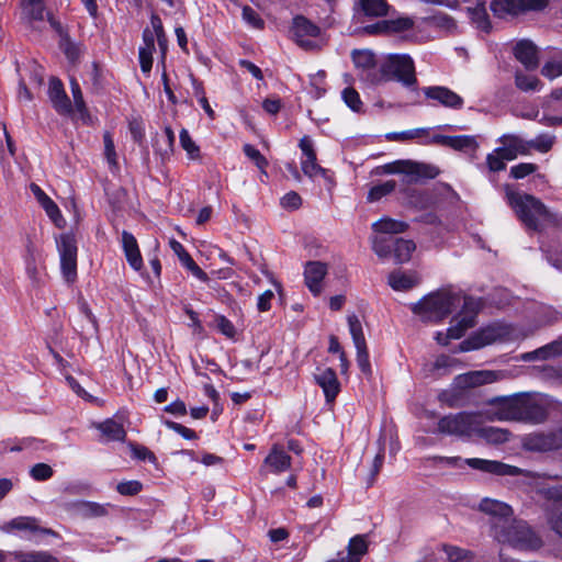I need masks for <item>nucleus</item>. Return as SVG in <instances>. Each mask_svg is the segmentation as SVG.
Segmentation results:
<instances>
[{
    "label": "nucleus",
    "mask_w": 562,
    "mask_h": 562,
    "mask_svg": "<svg viewBox=\"0 0 562 562\" xmlns=\"http://www.w3.org/2000/svg\"><path fill=\"white\" fill-rule=\"evenodd\" d=\"M484 306L485 301L482 297L463 295L462 306L459 310V352L477 350L494 342L520 340L533 333V329L525 330L522 327L506 323H493L461 340V331L475 325L476 316Z\"/></svg>",
    "instance_id": "obj_1"
},
{
    "label": "nucleus",
    "mask_w": 562,
    "mask_h": 562,
    "mask_svg": "<svg viewBox=\"0 0 562 562\" xmlns=\"http://www.w3.org/2000/svg\"><path fill=\"white\" fill-rule=\"evenodd\" d=\"M485 415L492 420L541 423L547 416V403L539 394H518L492 403Z\"/></svg>",
    "instance_id": "obj_2"
},
{
    "label": "nucleus",
    "mask_w": 562,
    "mask_h": 562,
    "mask_svg": "<svg viewBox=\"0 0 562 562\" xmlns=\"http://www.w3.org/2000/svg\"><path fill=\"white\" fill-rule=\"evenodd\" d=\"M457 291L452 284L429 292L411 305L413 314L425 324L438 325L453 315Z\"/></svg>",
    "instance_id": "obj_3"
},
{
    "label": "nucleus",
    "mask_w": 562,
    "mask_h": 562,
    "mask_svg": "<svg viewBox=\"0 0 562 562\" xmlns=\"http://www.w3.org/2000/svg\"><path fill=\"white\" fill-rule=\"evenodd\" d=\"M506 198L508 204L528 228L538 229L540 224L549 217L542 202L530 194L507 190Z\"/></svg>",
    "instance_id": "obj_4"
},
{
    "label": "nucleus",
    "mask_w": 562,
    "mask_h": 562,
    "mask_svg": "<svg viewBox=\"0 0 562 562\" xmlns=\"http://www.w3.org/2000/svg\"><path fill=\"white\" fill-rule=\"evenodd\" d=\"M395 80L406 87L416 83L414 60L406 54H391L380 59L379 85Z\"/></svg>",
    "instance_id": "obj_5"
},
{
    "label": "nucleus",
    "mask_w": 562,
    "mask_h": 562,
    "mask_svg": "<svg viewBox=\"0 0 562 562\" xmlns=\"http://www.w3.org/2000/svg\"><path fill=\"white\" fill-rule=\"evenodd\" d=\"M499 543L508 544L522 551H533L542 546L541 538L530 526L519 519H514L505 529H497L494 538Z\"/></svg>",
    "instance_id": "obj_6"
},
{
    "label": "nucleus",
    "mask_w": 562,
    "mask_h": 562,
    "mask_svg": "<svg viewBox=\"0 0 562 562\" xmlns=\"http://www.w3.org/2000/svg\"><path fill=\"white\" fill-rule=\"evenodd\" d=\"M375 175H403L405 183H418L434 179L439 175V169L431 164L413 160H395L375 168Z\"/></svg>",
    "instance_id": "obj_7"
},
{
    "label": "nucleus",
    "mask_w": 562,
    "mask_h": 562,
    "mask_svg": "<svg viewBox=\"0 0 562 562\" xmlns=\"http://www.w3.org/2000/svg\"><path fill=\"white\" fill-rule=\"evenodd\" d=\"M477 435L488 443L499 445L509 439V432L506 429L481 426L480 416L470 413H459V436Z\"/></svg>",
    "instance_id": "obj_8"
},
{
    "label": "nucleus",
    "mask_w": 562,
    "mask_h": 562,
    "mask_svg": "<svg viewBox=\"0 0 562 562\" xmlns=\"http://www.w3.org/2000/svg\"><path fill=\"white\" fill-rule=\"evenodd\" d=\"M464 463L473 470L484 473L493 474L496 476H521L522 482L533 483L539 479V474L510 465L496 460H487L481 458H469Z\"/></svg>",
    "instance_id": "obj_9"
},
{
    "label": "nucleus",
    "mask_w": 562,
    "mask_h": 562,
    "mask_svg": "<svg viewBox=\"0 0 562 562\" xmlns=\"http://www.w3.org/2000/svg\"><path fill=\"white\" fill-rule=\"evenodd\" d=\"M291 38L304 50H316L324 45V37L318 25L303 15H296L290 27Z\"/></svg>",
    "instance_id": "obj_10"
},
{
    "label": "nucleus",
    "mask_w": 562,
    "mask_h": 562,
    "mask_svg": "<svg viewBox=\"0 0 562 562\" xmlns=\"http://www.w3.org/2000/svg\"><path fill=\"white\" fill-rule=\"evenodd\" d=\"M372 248L381 258H386L393 252L395 261L403 263L411 259L416 246L408 239L374 236L372 239Z\"/></svg>",
    "instance_id": "obj_11"
},
{
    "label": "nucleus",
    "mask_w": 562,
    "mask_h": 562,
    "mask_svg": "<svg viewBox=\"0 0 562 562\" xmlns=\"http://www.w3.org/2000/svg\"><path fill=\"white\" fill-rule=\"evenodd\" d=\"M56 246L60 259V270L68 282L77 277V240L71 233H64L56 238Z\"/></svg>",
    "instance_id": "obj_12"
},
{
    "label": "nucleus",
    "mask_w": 562,
    "mask_h": 562,
    "mask_svg": "<svg viewBox=\"0 0 562 562\" xmlns=\"http://www.w3.org/2000/svg\"><path fill=\"white\" fill-rule=\"evenodd\" d=\"M480 510L491 516V533L496 537L497 529H505L515 519L513 508L501 501L484 498L480 503Z\"/></svg>",
    "instance_id": "obj_13"
},
{
    "label": "nucleus",
    "mask_w": 562,
    "mask_h": 562,
    "mask_svg": "<svg viewBox=\"0 0 562 562\" xmlns=\"http://www.w3.org/2000/svg\"><path fill=\"white\" fill-rule=\"evenodd\" d=\"M352 60L361 81L369 85H379L380 59L371 50H355Z\"/></svg>",
    "instance_id": "obj_14"
},
{
    "label": "nucleus",
    "mask_w": 562,
    "mask_h": 562,
    "mask_svg": "<svg viewBox=\"0 0 562 562\" xmlns=\"http://www.w3.org/2000/svg\"><path fill=\"white\" fill-rule=\"evenodd\" d=\"M522 447L528 451L547 452L562 448V428L551 432H535L522 439Z\"/></svg>",
    "instance_id": "obj_15"
},
{
    "label": "nucleus",
    "mask_w": 562,
    "mask_h": 562,
    "mask_svg": "<svg viewBox=\"0 0 562 562\" xmlns=\"http://www.w3.org/2000/svg\"><path fill=\"white\" fill-rule=\"evenodd\" d=\"M303 158L301 160V168L305 176L316 178L318 176L326 177V170L322 168L316 161V154L313 149V144L307 136H304L299 144Z\"/></svg>",
    "instance_id": "obj_16"
},
{
    "label": "nucleus",
    "mask_w": 562,
    "mask_h": 562,
    "mask_svg": "<svg viewBox=\"0 0 562 562\" xmlns=\"http://www.w3.org/2000/svg\"><path fill=\"white\" fill-rule=\"evenodd\" d=\"M546 494L552 499L547 514L548 524L562 538V486L550 487Z\"/></svg>",
    "instance_id": "obj_17"
},
{
    "label": "nucleus",
    "mask_w": 562,
    "mask_h": 562,
    "mask_svg": "<svg viewBox=\"0 0 562 562\" xmlns=\"http://www.w3.org/2000/svg\"><path fill=\"white\" fill-rule=\"evenodd\" d=\"M327 271V265L322 261H308L304 267L305 284L315 296L323 291V280Z\"/></svg>",
    "instance_id": "obj_18"
},
{
    "label": "nucleus",
    "mask_w": 562,
    "mask_h": 562,
    "mask_svg": "<svg viewBox=\"0 0 562 562\" xmlns=\"http://www.w3.org/2000/svg\"><path fill=\"white\" fill-rule=\"evenodd\" d=\"M314 380L323 390L326 402H334L340 392V383L336 372L330 368H326L314 374Z\"/></svg>",
    "instance_id": "obj_19"
},
{
    "label": "nucleus",
    "mask_w": 562,
    "mask_h": 562,
    "mask_svg": "<svg viewBox=\"0 0 562 562\" xmlns=\"http://www.w3.org/2000/svg\"><path fill=\"white\" fill-rule=\"evenodd\" d=\"M368 551L366 536L357 535L349 540L347 553L338 552L337 558L327 562H359Z\"/></svg>",
    "instance_id": "obj_20"
},
{
    "label": "nucleus",
    "mask_w": 562,
    "mask_h": 562,
    "mask_svg": "<svg viewBox=\"0 0 562 562\" xmlns=\"http://www.w3.org/2000/svg\"><path fill=\"white\" fill-rule=\"evenodd\" d=\"M414 26V20L408 16H400L391 20H383L375 24L368 25L367 32L373 33H401Z\"/></svg>",
    "instance_id": "obj_21"
},
{
    "label": "nucleus",
    "mask_w": 562,
    "mask_h": 562,
    "mask_svg": "<svg viewBox=\"0 0 562 562\" xmlns=\"http://www.w3.org/2000/svg\"><path fill=\"white\" fill-rule=\"evenodd\" d=\"M48 97L54 109L60 114H69L71 112V102L67 97L63 82L57 78L49 80Z\"/></svg>",
    "instance_id": "obj_22"
},
{
    "label": "nucleus",
    "mask_w": 562,
    "mask_h": 562,
    "mask_svg": "<svg viewBox=\"0 0 562 562\" xmlns=\"http://www.w3.org/2000/svg\"><path fill=\"white\" fill-rule=\"evenodd\" d=\"M263 464L269 468L272 473H282L290 469L291 457L280 445H273L268 456L265 458Z\"/></svg>",
    "instance_id": "obj_23"
},
{
    "label": "nucleus",
    "mask_w": 562,
    "mask_h": 562,
    "mask_svg": "<svg viewBox=\"0 0 562 562\" xmlns=\"http://www.w3.org/2000/svg\"><path fill=\"white\" fill-rule=\"evenodd\" d=\"M122 247L128 265L135 271H140L143 269L144 262L137 240L133 234L126 231L122 233Z\"/></svg>",
    "instance_id": "obj_24"
},
{
    "label": "nucleus",
    "mask_w": 562,
    "mask_h": 562,
    "mask_svg": "<svg viewBox=\"0 0 562 562\" xmlns=\"http://www.w3.org/2000/svg\"><path fill=\"white\" fill-rule=\"evenodd\" d=\"M562 355V336L533 351L520 355L522 361L548 360Z\"/></svg>",
    "instance_id": "obj_25"
},
{
    "label": "nucleus",
    "mask_w": 562,
    "mask_h": 562,
    "mask_svg": "<svg viewBox=\"0 0 562 562\" xmlns=\"http://www.w3.org/2000/svg\"><path fill=\"white\" fill-rule=\"evenodd\" d=\"M423 93L432 104H440L446 108L457 106V94L446 87L432 86L423 88Z\"/></svg>",
    "instance_id": "obj_26"
},
{
    "label": "nucleus",
    "mask_w": 562,
    "mask_h": 562,
    "mask_svg": "<svg viewBox=\"0 0 562 562\" xmlns=\"http://www.w3.org/2000/svg\"><path fill=\"white\" fill-rule=\"evenodd\" d=\"M498 379L494 371L481 370L459 373V387H474L487 383H493Z\"/></svg>",
    "instance_id": "obj_27"
},
{
    "label": "nucleus",
    "mask_w": 562,
    "mask_h": 562,
    "mask_svg": "<svg viewBox=\"0 0 562 562\" xmlns=\"http://www.w3.org/2000/svg\"><path fill=\"white\" fill-rule=\"evenodd\" d=\"M514 54L526 69L532 70L538 67L537 47L530 41H520L514 48Z\"/></svg>",
    "instance_id": "obj_28"
},
{
    "label": "nucleus",
    "mask_w": 562,
    "mask_h": 562,
    "mask_svg": "<svg viewBox=\"0 0 562 562\" xmlns=\"http://www.w3.org/2000/svg\"><path fill=\"white\" fill-rule=\"evenodd\" d=\"M420 281L416 272L396 270L389 276V284L395 291H407L416 286Z\"/></svg>",
    "instance_id": "obj_29"
},
{
    "label": "nucleus",
    "mask_w": 562,
    "mask_h": 562,
    "mask_svg": "<svg viewBox=\"0 0 562 562\" xmlns=\"http://www.w3.org/2000/svg\"><path fill=\"white\" fill-rule=\"evenodd\" d=\"M94 427L102 434L106 441H121L126 438V431L123 425L113 418L94 424Z\"/></svg>",
    "instance_id": "obj_30"
},
{
    "label": "nucleus",
    "mask_w": 562,
    "mask_h": 562,
    "mask_svg": "<svg viewBox=\"0 0 562 562\" xmlns=\"http://www.w3.org/2000/svg\"><path fill=\"white\" fill-rule=\"evenodd\" d=\"M30 188L47 216L56 224L61 221L63 216L57 204L37 184L32 183Z\"/></svg>",
    "instance_id": "obj_31"
},
{
    "label": "nucleus",
    "mask_w": 562,
    "mask_h": 562,
    "mask_svg": "<svg viewBox=\"0 0 562 562\" xmlns=\"http://www.w3.org/2000/svg\"><path fill=\"white\" fill-rule=\"evenodd\" d=\"M468 15L470 18L471 23L479 30L488 32L491 29V23L488 20V15L485 9V1L477 0L475 7L467 8Z\"/></svg>",
    "instance_id": "obj_32"
},
{
    "label": "nucleus",
    "mask_w": 562,
    "mask_h": 562,
    "mask_svg": "<svg viewBox=\"0 0 562 562\" xmlns=\"http://www.w3.org/2000/svg\"><path fill=\"white\" fill-rule=\"evenodd\" d=\"M453 128L452 125H440L436 128L431 130L430 137L422 140L423 145L437 144L440 146L449 147L452 149H457V136H447L440 133L443 131H451Z\"/></svg>",
    "instance_id": "obj_33"
},
{
    "label": "nucleus",
    "mask_w": 562,
    "mask_h": 562,
    "mask_svg": "<svg viewBox=\"0 0 562 562\" xmlns=\"http://www.w3.org/2000/svg\"><path fill=\"white\" fill-rule=\"evenodd\" d=\"M372 228L376 233L375 236H384L387 234L394 235L405 232L407 224L390 217H384L373 223Z\"/></svg>",
    "instance_id": "obj_34"
},
{
    "label": "nucleus",
    "mask_w": 562,
    "mask_h": 562,
    "mask_svg": "<svg viewBox=\"0 0 562 562\" xmlns=\"http://www.w3.org/2000/svg\"><path fill=\"white\" fill-rule=\"evenodd\" d=\"M456 359L448 355H440L427 367L429 374L440 378L453 371Z\"/></svg>",
    "instance_id": "obj_35"
},
{
    "label": "nucleus",
    "mask_w": 562,
    "mask_h": 562,
    "mask_svg": "<svg viewBox=\"0 0 562 562\" xmlns=\"http://www.w3.org/2000/svg\"><path fill=\"white\" fill-rule=\"evenodd\" d=\"M491 10L493 13L503 18L507 14H518L524 12L521 0H493L491 3Z\"/></svg>",
    "instance_id": "obj_36"
},
{
    "label": "nucleus",
    "mask_w": 562,
    "mask_h": 562,
    "mask_svg": "<svg viewBox=\"0 0 562 562\" xmlns=\"http://www.w3.org/2000/svg\"><path fill=\"white\" fill-rule=\"evenodd\" d=\"M176 136L170 126L164 128V135L157 139L154 145L155 151L162 158L167 159L173 151Z\"/></svg>",
    "instance_id": "obj_37"
},
{
    "label": "nucleus",
    "mask_w": 562,
    "mask_h": 562,
    "mask_svg": "<svg viewBox=\"0 0 562 562\" xmlns=\"http://www.w3.org/2000/svg\"><path fill=\"white\" fill-rule=\"evenodd\" d=\"M424 467L436 470L440 474H445L447 470L457 468V458L439 456L427 457L424 459Z\"/></svg>",
    "instance_id": "obj_38"
},
{
    "label": "nucleus",
    "mask_w": 562,
    "mask_h": 562,
    "mask_svg": "<svg viewBox=\"0 0 562 562\" xmlns=\"http://www.w3.org/2000/svg\"><path fill=\"white\" fill-rule=\"evenodd\" d=\"M16 562H57V559L47 551H13Z\"/></svg>",
    "instance_id": "obj_39"
},
{
    "label": "nucleus",
    "mask_w": 562,
    "mask_h": 562,
    "mask_svg": "<svg viewBox=\"0 0 562 562\" xmlns=\"http://www.w3.org/2000/svg\"><path fill=\"white\" fill-rule=\"evenodd\" d=\"M362 11L368 16H384L387 14L389 4L386 0H360Z\"/></svg>",
    "instance_id": "obj_40"
},
{
    "label": "nucleus",
    "mask_w": 562,
    "mask_h": 562,
    "mask_svg": "<svg viewBox=\"0 0 562 562\" xmlns=\"http://www.w3.org/2000/svg\"><path fill=\"white\" fill-rule=\"evenodd\" d=\"M150 25L154 29H156V31L158 32L157 43H158V47H159L160 54H161L160 64H161L162 68L165 69L166 54H167V49H168V41H167L166 34H165L161 19L158 15L153 14L150 18Z\"/></svg>",
    "instance_id": "obj_41"
},
{
    "label": "nucleus",
    "mask_w": 562,
    "mask_h": 562,
    "mask_svg": "<svg viewBox=\"0 0 562 562\" xmlns=\"http://www.w3.org/2000/svg\"><path fill=\"white\" fill-rule=\"evenodd\" d=\"M22 8L29 20L42 21L44 19V0H22Z\"/></svg>",
    "instance_id": "obj_42"
},
{
    "label": "nucleus",
    "mask_w": 562,
    "mask_h": 562,
    "mask_svg": "<svg viewBox=\"0 0 562 562\" xmlns=\"http://www.w3.org/2000/svg\"><path fill=\"white\" fill-rule=\"evenodd\" d=\"M179 139H180V145L186 150L189 159H191V160H200L201 159L200 147L191 138L188 130L182 128L180 131Z\"/></svg>",
    "instance_id": "obj_43"
},
{
    "label": "nucleus",
    "mask_w": 562,
    "mask_h": 562,
    "mask_svg": "<svg viewBox=\"0 0 562 562\" xmlns=\"http://www.w3.org/2000/svg\"><path fill=\"white\" fill-rule=\"evenodd\" d=\"M347 321H348V327H349V331H350L351 338L353 340L355 347H357V346L361 347L363 345H367L362 325H361V322L358 318V316L355 314L349 315Z\"/></svg>",
    "instance_id": "obj_44"
},
{
    "label": "nucleus",
    "mask_w": 562,
    "mask_h": 562,
    "mask_svg": "<svg viewBox=\"0 0 562 562\" xmlns=\"http://www.w3.org/2000/svg\"><path fill=\"white\" fill-rule=\"evenodd\" d=\"M395 188L396 182L394 180H387L383 183L373 186L368 193V200L370 202L379 201L383 196L392 193L395 190Z\"/></svg>",
    "instance_id": "obj_45"
},
{
    "label": "nucleus",
    "mask_w": 562,
    "mask_h": 562,
    "mask_svg": "<svg viewBox=\"0 0 562 562\" xmlns=\"http://www.w3.org/2000/svg\"><path fill=\"white\" fill-rule=\"evenodd\" d=\"M515 82L518 89L526 92L540 90L541 86L537 77L520 71L516 72Z\"/></svg>",
    "instance_id": "obj_46"
},
{
    "label": "nucleus",
    "mask_w": 562,
    "mask_h": 562,
    "mask_svg": "<svg viewBox=\"0 0 562 562\" xmlns=\"http://www.w3.org/2000/svg\"><path fill=\"white\" fill-rule=\"evenodd\" d=\"M453 321L454 316L451 317L449 327L435 333L434 339L439 346L447 347L457 339V325Z\"/></svg>",
    "instance_id": "obj_47"
},
{
    "label": "nucleus",
    "mask_w": 562,
    "mask_h": 562,
    "mask_svg": "<svg viewBox=\"0 0 562 562\" xmlns=\"http://www.w3.org/2000/svg\"><path fill=\"white\" fill-rule=\"evenodd\" d=\"M241 19L250 27L262 30L265 21L259 13L249 5L241 7Z\"/></svg>",
    "instance_id": "obj_48"
},
{
    "label": "nucleus",
    "mask_w": 562,
    "mask_h": 562,
    "mask_svg": "<svg viewBox=\"0 0 562 562\" xmlns=\"http://www.w3.org/2000/svg\"><path fill=\"white\" fill-rule=\"evenodd\" d=\"M499 142L507 144L517 155H526L529 150L528 142H525L517 135H503Z\"/></svg>",
    "instance_id": "obj_49"
},
{
    "label": "nucleus",
    "mask_w": 562,
    "mask_h": 562,
    "mask_svg": "<svg viewBox=\"0 0 562 562\" xmlns=\"http://www.w3.org/2000/svg\"><path fill=\"white\" fill-rule=\"evenodd\" d=\"M11 529L30 530L33 532L38 531L36 519L32 517H18L12 519L4 528V530L9 531Z\"/></svg>",
    "instance_id": "obj_50"
},
{
    "label": "nucleus",
    "mask_w": 562,
    "mask_h": 562,
    "mask_svg": "<svg viewBox=\"0 0 562 562\" xmlns=\"http://www.w3.org/2000/svg\"><path fill=\"white\" fill-rule=\"evenodd\" d=\"M541 74L551 80L562 76V55L560 54L558 57L548 60L543 65Z\"/></svg>",
    "instance_id": "obj_51"
},
{
    "label": "nucleus",
    "mask_w": 562,
    "mask_h": 562,
    "mask_svg": "<svg viewBox=\"0 0 562 562\" xmlns=\"http://www.w3.org/2000/svg\"><path fill=\"white\" fill-rule=\"evenodd\" d=\"M479 148L476 136L459 135V151L467 154L470 158L475 157Z\"/></svg>",
    "instance_id": "obj_52"
},
{
    "label": "nucleus",
    "mask_w": 562,
    "mask_h": 562,
    "mask_svg": "<svg viewBox=\"0 0 562 562\" xmlns=\"http://www.w3.org/2000/svg\"><path fill=\"white\" fill-rule=\"evenodd\" d=\"M156 47H147L144 45L139 46L138 49V59L140 69L144 74L149 75L151 67H153V54L155 52Z\"/></svg>",
    "instance_id": "obj_53"
},
{
    "label": "nucleus",
    "mask_w": 562,
    "mask_h": 562,
    "mask_svg": "<svg viewBox=\"0 0 562 562\" xmlns=\"http://www.w3.org/2000/svg\"><path fill=\"white\" fill-rule=\"evenodd\" d=\"M104 142V156L111 169L117 168V156L115 151L114 142L110 133L103 135Z\"/></svg>",
    "instance_id": "obj_54"
},
{
    "label": "nucleus",
    "mask_w": 562,
    "mask_h": 562,
    "mask_svg": "<svg viewBox=\"0 0 562 562\" xmlns=\"http://www.w3.org/2000/svg\"><path fill=\"white\" fill-rule=\"evenodd\" d=\"M554 143V137L549 134H541L535 139L528 142L529 148H535L540 153H547L551 149Z\"/></svg>",
    "instance_id": "obj_55"
},
{
    "label": "nucleus",
    "mask_w": 562,
    "mask_h": 562,
    "mask_svg": "<svg viewBox=\"0 0 562 562\" xmlns=\"http://www.w3.org/2000/svg\"><path fill=\"white\" fill-rule=\"evenodd\" d=\"M60 48L63 49L68 60H70L71 63L78 60L80 56V48L76 43L71 42L67 35L61 37Z\"/></svg>",
    "instance_id": "obj_56"
},
{
    "label": "nucleus",
    "mask_w": 562,
    "mask_h": 562,
    "mask_svg": "<svg viewBox=\"0 0 562 562\" xmlns=\"http://www.w3.org/2000/svg\"><path fill=\"white\" fill-rule=\"evenodd\" d=\"M342 99L345 103L355 112H360L362 109V101L359 93L353 88H346L342 91Z\"/></svg>",
    "instance_id": "obj_57"
},
{
    "label": "nucleus",
    "mask_w": 562,
    "mask_h": 562,
    "mask_svg": "<svg viewBox=\"0 0 562 562\" xmlns=\"http://www.w3.org/2000/svg\"><path fill=\"white\" fill-rule=\"evenodd\" d=\"M357 363L361 372L366 375L371 374V363L369 359V352L367 345L363 346H357Z\"/></svg>",
    "instance_id": "obj_58"
},
{
    "label": "nucleus",
    "mask_w": 562,
    "mask_h": 562,
    "mask_svg": "<svg viewBox=\"0 0 562 562\" xmlns=\"http://www.w3.org/2000/svg\"><path fill=\"white\" fill-rule=\"evenodd\" d=\"M538 169L537 165L531 162H521L510 168V177L514 179H522Z\"/></svg>",
    "instance_id": "obj_59"
},
{
    "label": "nucleus",
    "mask_w": 562,
    "mask_h": 562,
    "mask_svg": "<svg viewBox=\"0 0 562 562\" xmlns=\"http://www.w3.org/2000/svg\"><path fill=\"white\" fill-rule=\"evenodd\" d=\"M52 475L53 470L46 463H37L31 469V476L36 481L48 480Z\"/></svg>",
    "instance_id": "obj_60"
},
{
    "label": "nucleus",
    "mask_w": 562,
    "mask_h": 562,
    "mask_svg": "<svg viewBox=\"0 0 562 562\" xmlns=\"http://www.w3.org/2000/svg\"><path fill=\"white\" fill-rule=\"evenodd\" d=\"M217 329L228 338H233L236 334L234 324L223 315H220L215 319Z\"/></svg>",
    "instance_id": "obj_61"
},
{
    "label": "nucleus",
    "mask_w": 562,
    "mask_h": 562,
    "mask_svg": "<svg viewBox=\"0 0 562 562\" xmlns=\"http://www.w3.org/2000/svg\"><path fill=\"white\" fill-rule=\"evenodd\" d=\"M438 401L441 406L454 407L457 405V389L451 386L448 390H443L439 393Z\"/></svg>",
    "instance_id": "obj_62"
},
{
    "label": "nucleus",
    "mask_w": 562,
    "mask_h": 562,
    "mask_svg": "<svg viewBox=\"0 0 562 562\" xmlns=\"http://www.w3.org/2000/svg\"><path fill=\"white\" fill-rule=\"evenodd\" d=\"M438 431L441 434H454L457 431V417L448 415L442 417L438 423Z\"/></svg>",
    "instance_id": "obj_63"
},
{
    "label": "nucleus",
    "mask_w": 562,
    "mask_h": 562,
    "mask_svg": "<svg viewBox=\"0 0 562 562\" xmlns=\"http://www.w3.org/2000/svg\"><path fill=\"white\" fill-rule=\"evenodd\" d=\"M505 162H506V160L499 154H497L496 149L493 153L487 155L486 164L491 171L496 172V171H501V170L505 169V167H506Z\"/></svg>",
    "instance_id": "obj_64"
}]
</instances>
